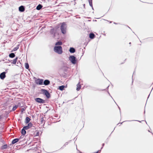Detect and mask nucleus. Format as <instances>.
Instances as JSON below:
<instances>
[{"label":"nucleus","mask_w":153,"mask_h":153,"mask_svg":"<svg viewBox=\"0 0 153 153\" xmlns=\"http://www.w3.org/2000/svg\"><path fill=\"white\" fill-rule=\"evenodd\" d=\"M53 50L55 53L59 54H62L63 52L62 48L60 46H55Z\"/></svg>","instance_id":"1"},{"label":"nucleus","mask_w":153,"mask_h":153,"mask_svg":"<svg viewBox=\"0 0 153 153\" xmlns=\"http://www.w3.org/2000/svg\"><path fill=\"white\" fill-rule=\"evenodd\" d=\"M60 29L62 33L63 34H65L66 33V25L65 22H63L61 26Z\"/></svg>","instance_id":"2"},{"label":"nucleus","mask_w":153,"mask_h":153,"mask_svg":"<svg viewBox=\"0 0 153 153\" xmlns=\"http://www.w3.org/2000/svg\"><path fill=\"white\" fill-rule=\"evenodd\" d=\"M69 59L72 64H75L76 63L77 59L76 57L74 56H70L69 57Z\"/></svg>","instance_id":"3"},{"label":"nucleus","mask_w":153,"mask_h":153,"mask_svg":"<svg viewBox=\"0 0 153 153\" xmlns=\"http://www.w3.org/2000/svg\"><path fill=\"white\" fill-rule=\"evenodd\" d=\"M41 91L43 92V94L45 95L47 98L49 99L51 97L50 94L47 90L42 89Z\"/></svg>","instance_id":"4"},{"label":"nucleus","mask_w":153,"mask_h":153,"mask_svg":"<svg viewBox=\"0 0 153 153\" xmlns=\"http://www.w3.org/2000/svg\"><path fill=\"white\" fill-rule=\"evenodd\" d=\"M35 100L36 102L38 103L42 104L45 103V101L41 98H36L35 99Z\"/></svg>","instance_id":"5"},{"label":"nucleus","mask_w":153,"mask_h":153,"mask_svg":"<svg viewBox=\"0 0 153 153\" xmlns=\"http://www.w3.org/2000/svg\"><path fill=\"white\" fill-rule=\"evenodd\" d=\"M43 79H38L36 81V84H39V85H42L43 84Z\"/></svg>","instance_id":"6"},{"label":"nucleus","mask_w":153,"mask_h":153,"mask_svg":"<svg viewBox=\"0 0 153 153\" xmlns=\"http://www.w3.org/2000/svg\"><path fill=\"white\" fill-rule=\"evenodd\" d=\"M56 32V29L53 28L51 30L50 33L51 34L53 35L54 37H55Z\"/></svg>","instance_id":"7"},{"label":"nucleus","mask_w":153,"mask_h":153,"mask_svg":"<svg viewBox=\"0 0 153 153\" xmlns=\"http://www.w3.org/2000/svg\"><path fill=\"white\" fill-rule=\"evenodd\" d=\"M33 126L32 123H30L28 124L27 126H25L23 127H24L27 130Z\"/></svg>","instance_id":"8"},{"label":"nucleus","mask_w":153,"mask_h":153,"mask_svg":"<svg viewBox=\"0 0 153 153\" xmlns=\"http://www.w3.org/2000/svg\"><path fill=\"white\" fill-rule=\"evenodd\" d=\"M6 72H3L0 74V78L1 79H3L6 77Z\"/></svg>","instance_id":"9"},{"label":"nucleus","mask_w":153,"mask_h":153,"mask_svg":"<svg viewBox=\"0 0 153 153\" xmlns=\"http://www.w3.org/2000/svg\"><path fill=\"white\" fill-rule=\"evenodd\" d=\"M19 10L21 12H23L25 10V7L23 6H21L19 7Z\"/></svg>","instance_id":"10"},{"label":"nucleus","mask_w":153,"mask_h":153,"mask_svg":"<svg viewBox=\"0 0 153 153\" xmlns=\"http://www.w3.org/2000/svg\"><path fill=\"white\" fill-rule=\"evenodd\" d=\"M69 51L71 53H74L76 51L75 49L73 47H71L70 48Z\"/></svg>","instance_id":"11"},{"label":"nucleus","mask_w":153,"mask_h":153,"mask_svg":"<svg viewBox=\"0 0 153 153\" xmlns=\"http://www.w3.org/2000/svg\"><path fill=\"white\" fill-rule=\"evenodd\" d=\"M50 83V81L48 79H46L43 82V84L45 85H47Z\"/></svg>","instance_id":"12"},{"label":"nucleus","mask_w":153,"mask_h":153,"mask_svg":"<svg viewBox=\"0 0 153 153\" xmlns=\"http://www.w3.org/2000/svg\"><path fill=\"white\" fill-rule=\"evenodd\" d=\"M19 138H15L13 139L11 143L13 144H14L19 141Z\"/></svg>","instance_id":"13"},{"label":"nucleus","mask_w":153,"mask_h":153,"mask_svg":"<svg viewBox=\"0 0 153 153\" xmlns=\"http://www.w3.org/2000/svg\"><path fill=\"white\" fill-rule=\"evenodd\" d=\"M26 129L24 128V127H23V128L21 130V133L23 135H25L26 133V131H25Z\"/></svg>","instance_id":"14"},{"label":"nucleus","mask_w":153,"mask_h":153,"mask_svg":"<svg viewBox=\"0 0 153 153\" xmlns=\"http://www.w3.org/2000/svg\"><path fill=\"white\" fill-rule=\"evenodd\" d=\"M30 120V119L29 118V117H26L25 119V123H29Z\"/></svg>","instance_id":"15"},{"label":"nucleus","mask_w":153,"mask_h":153,"mask_svg":"<svg viewBox=\"0 0 153 153\" xmlns=\"http://www.w3.org/2000/svg\"><path fill=\"white\" fill-rule=\"evenodd\" d=\"M43 7L40 4H39L36 7V9L38 10H40Z\"/></svg>","instance_id":"16"},{"label":"nucleus","mask_w":153,"mask_h":153,"mask_svg":"<svg viewBox=\"0 0 153 153\" xmlns=\"http://www.w3.org/2000/svg\"><path fill=\"white\" fill-rule=\"evenodd\" d=\"M95 35L93 33H91L89 34V37L90 39H92L94 38Z\"/></svg>","instance_id":"17"},{"label":"nucleus","mask_w":153,"mask_h":153,"mask_svg":"<svg viewBox=\"0 0 153 153\" xmlns=\"http://www.w3.org/2000/svg\"><path fill=\"white\" fill-rule=\"evenodd\" d=\"M80 88H81V85L79 84V82L77 85V88L76 89V90L77 91H79L80 89Z\"/></svg>","instance_id":"18"},{"label":"nucleus","mask_w":153,"mask_h":153,"mask_svg":"<svg viewBox=\"0 0 153 153\" xmlns=\"http://www.w3.org/2000/svg\"><path fill=\"white\" fill-rule=\"evenodd\" d=\"M62 42L60 41H59L57 42L56 43H55V45L57 46V45H62Z\"/></svg>","instance_id":"19"},{"label":"nucleus","mask_w":153,"mask_h":153,"mask_svg":"<svg viewBox=\"0 0 153 153\" xmlns=\"http://www.w3.org/2000/svg\"><path fill=\"white\" fill-rule=\"evenodd\" d=\"M15 55L13 53H11L9 55V57L13 58L15 57Z\"/></svg>","instance_id":"20"},{"label":"nucleus","mask_w":153,"mask_h":153,"mask_svg":"<svg viewBox=\"0 0 153 153\" xmlns=\"http://www.w3.org/2000/svg\"><path fill=\"white\" fill-rule=\"evenodd\" d=\"M18 60V57H16L15 59H14L13 62H11L12 64H15Z\"/></svg>","instance_id":"21"},{"label":"nucleus","mask_w":153,"mask_h":153,"mask_svg":"<svg viewBox=\"0 0 153 153\" xmlns=\"http://www.w3.org/2000/svg\"><path fill=\"white\" fill-rule=\"evenodd\" d=\"M7 144L4 145L1 147V149H6L7 148Z\"/></svg>","instance_id":"22"},{"label":"nucleus","mask_w":153,"mask_h":153,"mask_svg":"<svg viewBox=\"0 0 153 153\" xmlns=\"http://www.w3.org/2000/svg\"><path fill=\"white\" fill-rule=\"evenodd\" d=\"M64 88L65 86L62 85L59 86V88L60 90L62 91L64 89Z\"/></svg>","instance_id":"23"},{"label":"nucleus","mask_w":153,"mask_h":153,"mask_svg":"<svg viewBox=\"0 0 153 153\" xmlns=\"http://www.w3.org/2000/svg\"><path fill=\"white\" fill-rule=\"evenodd\" d=\"M19 45H18L16 47H15L13 49V51H17L19 48Z\"/></svg>","instance_id":"24"},{"label":"nucleus","mask_w":153,"mask_h":153,"mask_svg":"<svg viewBox=\"0 0 153 153\" xmlns=\"http://www.w3.org/2000/svg\"><path fill=\"white\" fill-rule=\"evenodd\" d=\"M18 105H15L14 106L13 108L12 111H14L16 110V109L18 108Z\"/></svg>","instance_id":"25"},{"label":"nucleus","mask_w":153,"mask_h":153,"mask_svg":"<svg viewBox=\"0 0 153 153\" xmlns=\"http://www.w3.org/2000/svg\"><path fill=\"white\" fill-rule=\"evenodd\" d=\"M25 68L26 69H28L29 68V65L27 63H25Z\"/></svg>","instance_id":"26"},{"label":"nucleus","mask_w":153,"mask_h":153,"mask_svg":"<svg viewBox=\"0 0 153 153\" xmlns=\"http://www.w3.org/2000/svg\"><path fill=\"white\" fill-rule=\"evenodd\" d=\"M92 1V0H88L89 5L91 7H92L93 6Z\"/></svg>","instance_id":"27"},{"label":"nucleus","mask_w":153,"mask_h":153,"mask_svg":"<svg viewBox=\"0 0 153 153\" xmlns=\"http://www.w3.org/2000/svg\"><path fill=\"white\" fill-rule=\"evenodd\" d=\"M41 123H42L44 121V118L43 117H42L41 119Z\"/></svg>","instance_id":"28"},{"label":"nucleus","mask_w":153,"mask_h":153,"mask_svg":"<svg viewBox=\"0 0 153 153\" xmlns=\"http://www.w3.org/2000/svg\"><path fill=\"white\" fill-rule=\"evenodd\" d=\"M25 109L24 108H22L21 109V111L22 113H23V112L25 111Z\"/></svg>","instance_id":"29"},{"label":"nucleus","mask_w":153,"mask_h":153,"mask_svg":"<svg viewBox=\"0 0 153 153\" xmlns=\"http://www.w3.org/2000/svg\"><path fill=\"white\" fill-rule=\"evenodd\" d=\"M68 142H66V143L65 144L63 145V147H64V146H66V145H67L68 144Z\"/></svg>","instance_id":"30"},{"label":"nucleus","mask_w":153,"mask_h":153,"mask_svg":"<svg viewBox=\"0 0 153 153\" xmlns=\"http://www.w3.org/2000/svg\"><path fill=\"white\" fill-rule=\"evenodd\" d=\"M39 132L38 131H37L36 132V136H39Z\"/></svg>","instance_id":"31"},{"label":"nucleus","mask_w":153,"mask_h":153,"mask_svg":"<svg viewBox=\"0 0 153 153\" xmlns=\"http://www.w3.org/2000/svg\"><path fill=\"white\" fill-rule=\"evenodd\" d=\"M104 145H105L104 143H103L102 144V147L101 148V149H102V148L104 146Z\"/></svg>","instance_id":"32"},{"label":"nucleus","mask_w":153,"mask_h":153,"mask_svg":"<svg viewBox=\"0 0 153 153\" xmlns=\"http://www.w3.org/2000/svg\"><path fill=\"white\" fill-rule=\"evenodd\" d=\"M139 121L140 122H141L140 121H138V120H131V121Z\"/></svg>","instance_id":"33"},{"label":"nucleus","mask_w":153,"mask_h":153,"mask_svg":"<svg viewBox=\"0 0 153 153\" xmlns=\"http://www.w3.org/2000/svg\"><path fill=\"white\" fill-rule=\"evenodd\" d=\"M122 123H118L117 125H118L119 124H122V123Z\"/></svg>","instance_id":"34"},{"label":"nucleus","mask_w":153,"mask_h":153,"mask_svg":"<svg viewBox=\"0 0 153 153\" xmlns=\"http://www.w3.org/2000/svg\"><path fill=\"white\" fill-rule=\"evenodd\" d=\"M108 94H109V95H110V94L109 93V92L108 91Z\"/></svg>","instance_id":"35"},{"label":"nucleus","mask_w":153,"mask_h":153,"mask_svg":"<svg viewBox=\"0 0 153 153\" xmlns=\"http://www.w3.org/2000/svg\"><path fill=\"white\" fill-rule=\"evenodd\" d=\"M109 86H108L107 87V89H108V87H109Z\"/></svg>","instance_id":"36"},{"label":"nucleus","mask_w":153,"mask_h":153,"mask_svg":"<svg viewBox=\"0 0 153 153\" xmlns=\"http://www.w3.org/2000/svg\"><path fill=\"white\" fill-rule=\"evenodd\" d=\"M114 24H117V23H115V22H114Z\"/></svg>","instance_id":"37"},{"label":"nucleus","mask_w":153,"mask_h":153,"mask_svg":"<svg viewBox=\"0 0 153 153\" xmlns=\"http://www.w3.org/2000/svg\"><path fill=\"white\" fill-rule=\"evenodd\" d=\"M92 9H93V10H94L93 7H92Z\"/></svg>","instance_id":"38"},{"label":"nucleus","mask_w":153,"mask_h":153,"mask_svg":"<svg viewBox=\"0 0 153 153\" xmlns=\"http://www.w3.org/2000/svg\"><path fill=\"white\" fill-rule=\"evenodd\" d=\"M83 6L84 7L85 6V4H84Z\"/></svg>","instance_id":"39"},{"label":"nucleus","mask_w":153,"mask_h":153,"mask_svg":"<svg viewBox=\"0 0 153 153\" xmlns=\"http://www.w3.org/2000/svg\"><path fill=\"white\" fill-rule=\"evenodd\" d=\"M149 95H150V94L149 95V96H148V97H149Z\"/></svg>","instance_id":"40"},{"label":"nucleus","mask_w":153,"mask_h":153,"mask_svg":"<svg viewBox=\"0 0 153 153\" xmlns=\"http://www.w3.org/2000/svg\"><path fill=\"white\" fill-rule=\"evenodd\" d=\"M145 111H144V113H145Z\"/></svg>","instance_id":"41"},{"label":"nucleus","mask_w":153,"mask_h":153,"mask_svg":"<svg viewBox=\"0 0 153 153\" xmlns=\"http://www.w3.org/2000/svg\"><path fill=\"white\" fill-rule=\"evenodd\" d=\"M129 44H131V42H130Z\"/></svg>","instance_id":"42"},{"label":"nucleus","mask_w":153,"mask_h":153,"mask_svg":"<svg viewBox=\"0 0 153 153\" xmlns=\"http://www.w3.org/2000/svg\"><path fill=\"white\" fill-rule=\"evenodd\" d=\"M119 109H120V108L119 107H118Z\"/></svg>","instance_id":"43"},{"label":"nucleus","mask_w":153,"mask_h":153,"mask_svg":"<svg viewBox=\"0 0 153 153\" xmlns=\"http://www.w3.org/2000/svg\"><path fill=\"white\" fill-rule=\"evenodd\" d=\"M111 97L112 98V96H111Z\"/></svg>","instance_id":"44"},{"label":"nucleus","mask_w":153,"mask_h":153,"mask_svg":"<svg viewBox=\"0 0 153 153\" xmlns=\"http://www.w3.org/2000/svg\"><path fill=\"white\" fill-rule=\"evenodd\" d=\"M132 80L133 81V79H132ZM133 82V81H132V82Z\"/></svg>","instance_id":"45"},{"label":"nucleus","mask_w":153,"mask_h":153,"mask_svg":"<svg viewBox=\"0 0 153 153\" xmlns=\"http://www.w3.org/2000/svg\"><path fill=\"white\" fill-rule=\"evenodd\" d=\"M111 22H110V23H111Z\"/></svg>","instance_id":"46"}]
</instances>
